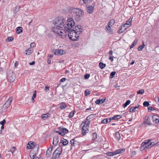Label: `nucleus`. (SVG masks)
<instances>
[{
    "instance_id": "f257e3e1",
    "label": "nucleus",
    "mask_w": 159,
    "mask_h": 159,
    "mask_svg": "<svg viewBox=\"0 0 159 159\" xmlns=\"http://www.w3.org/2000/svg\"><path fill=\"white\" fill-rule=\"evenodd\" d=\"M53 24L55 26L52 28V31L61 36V34H63L65 32V28L67 27L65 25L66 20L62 17H57L54 20Z\"/></svg>"
},
{
    "instance_id": "f03ea898",
    "label": "nucleus",
    "mask_w": 159,
    "mask_h": 159,
    "mask_svg": "<svg viewBox=\"0 0 159 159\" xmlns=\"http://www.w3.org/2000/svg\"><path fill=\"white\" fill-rule=\"evenodd\" d=\"M65 32L63 34H61V38L64 39L68 35L69 38L73 41H76L78 39L79 37V34L75 31L74 30L71 29L68 30L69 28L65 27Z\"/></svg>"
},
{
    "instance_id": "7ed1b4c3",
    "label": "nucleus",
    "mask_w": 159,
    "mask_h": 159,
    "mask_svg": "<svg viewBox=\"0 0 159 159\" xmlns=\"http://www.w3.org/2000/svg\"><path fill=\"white\" fill-rule=\"evenodd\" d=\"M72 13L75 20L77 21H79L81 20V18L84 15L83 10L77 8L73 9Z\"/></svg>"
},
{
    "instance_id": "20e7f679",
    "label": "nucleus",
    "mask_w": 159,
    "mask_h": 159,
    "mask_svg": "<svg viewBox=\"0 0 159 159\" xmlns=\"http://www.w3.org/2000/svg\"><path fill=\"white\" fill-rule=\"evenodd\" d=\"M151 141V139L145 140V141L141 144V148H143V149H145L148 148H150L158 143V142L157 141H154L149 143Z\"/></svg>"
},
{
    "instance_id": "39448f33",
    "label": "nucleus",
    "mask_w": 159,
    "mask_h": 159,
    "mask_svg": "<svg viewBox=\"0 0 159 159\" xmlns=\"http://www.w3.org/2000/svg\"><path fill=\"white\" fill-rule=\"evenodd\" d=\"M15 73L12 70H8L7 72V78L10 82H13L16 79Z\"/></svg>"
},
{
    "instance_id": "423d86ee",
    "label": "nucleus",
    "mask_w": 159,
    "mask_h": 159,
    "mask_svg": "<svg viewBox=\"0 0 159 159\" xmlns=\"http://www.w3.org/2000/svg\"><path fill=\"white\" fill-rule=\"evenodd\" d=\"M39 145L38 144L32 141L28 142L27 146V149H33V148L38 149Z\"/></svg>"
},
{
    "instance_id": "0eeeda50",
    "label": "nucleus",
    "mask_w": 159,
    "mask_h": 159,
    "mask_svg": "<svg viewBox=\"0 0 159 159\" xmlns=\"http://www.w3.org/2000/svg\"><path fill=\"white\" fill-rule=\"evenodd\" d=\"M66 24H65V25L67 26V28H69L68 30H71L70 29L72 28L75 24V21L73 19L71 18L68 19L67 21H66Z\"/></svg>"
},
{
    "instance_id": "6e6552de",
    "label": "nucleus",
    "mask_w": 159,
    "mask_h": 159,
    "mask_svg": "<svg viewBox=\"0 0 159 159\" xmlns=\"http://www.w3.org/2000/svg\"><path fill=\"white\" fill-rule=\"evenodd\" d=\"M61 153V150H55L54 152L51 159H56L58 158Z\"/></svg>"
},
{
    "instance_id": "1a4fd4ad",
    "label": "nucleus",
    "mask_w": 159,
    "mask_h": 159,
    "mask_svg": "<svg viewBox=\"0 0 159 159\" xmlns=\"http://www.w3.org/2000/svg\"><path fill=\"white\" fill-rule=\"evenodd\" d=\"M95 5H93L92 6L90 5H87L86 6V9L87 12L89 14L93 13L94 12Z\"/></svg>"
},
{
    "instance_id": "9d476101",
    "label": "nucleus",
    "mask_w": 159,
    "mask_h": 159,
    "mask_svg": "<svg viewBox=\"0 0 159 159\" xmlns=\"http://www.w3.org/2000/svg\"><path fill=\"white\" fill-rule=\"evenodd\" d=\"M13 100L12 97H10L8 100H7L5 103L4 104L3 106L5 108H8L10 106L11 102Z\"/></svg>"
},
{
    "instance_id": "9b49d317",
    "label": "nucleus",
    "mask_w": 159,
    "mask_h": 159,
    "mask_svg": "<svg viewBox=\"0 0 159 159\" xmlns=\"http://www.w3.org/2000/svg\"><path fill=\"white\" fill-rule=\"evenodd\" d=\"M75 29L74 30L75 31H76L77 33L79 34H80L83 31V29L80 25L75 26Z\"/></svg>"
},
{
    "instance_id": "f8f14e48",
    "label": "nucleus",
    "mask_w": 159,
    "mask_h": 159,
    "mask_svg": "<svg viewBox=\"0 0 159 159\" xmlns=\"http://www.w3.org/2000/svg\"><path fill=\"white\" fill-rule=\"evenodd\" d=\"M111 27L110 26L107 25L105 29L106 31L109 34L112 33V29L111 28Z\"/></svg>"
},
{
    "instance_id": "ddd939ff",
    "label": "nucleus",
    "mask_w": 159,
    "mask_h": 159,
    "mask_svg": "<svg viewBox=\"0 0 159 159\" xmlns=\"http://www.w3.org/2000/svg\"><path fill=\"white\" fill-rule=\"evenodd\" d=\"M128 28H129L126 25H124V24H123L120 27V33L125 31Z\"/></svg>"
},
{
    "instance_id": "4468645a",
    "label": "nucleus",
    "mask_w": 159,
    "mask_h": 159,
    "mask_svg": "<svg viewBox=\"0 0 159 159\" xmlns=\"http://www.w3.org/2000/svg\"><path fill=\"white\" fill-rule=\"evenodd\" d=\"M159 117L158 116L156 115H154L152 117V120L153 122L155 123H157L159 122Z\"/></svg>"
},
{
    "instance_id": "2eb2a0df",
    "label": "nucleus",
    "mask_w": 159,
    "mask_h": 159,
    "mask_svg": "<svg viewBox=\"0 0 159 159\" xmlns=\"http://www.w3.org/2000/svg\"><path fill=\"white\" fill-rule=\"evenodd\" d=\"M128 131L127 129H125L121 131V134L122 136L125 137L127 136L128 134Z\"/></svg>"
},
{
    "instance_id": "dca6fc26",
    "label": "nucleus",
    "mask_w": 159,
    "mask_h": 159,
    "mask_svg": "<svg viewBox=\"0 0 159 159\" xmlns=\"http://www.w3.org/2000/svg\"><path fill=\"white\" fill-rule=\"evenodd\" d=\"M139 107V105H138L135 107H131L129 109V112L132 113L135 112L137 111L136 109L138 108Z\"/></svg>"
},
{
    "instance_id": "f3484780",
    "label": "nucleus",
    "mask_w": 159,
    "mask_h": 159,
    "mask_svg": "<svg viewBox=\"0 0 159 159\" xmlns=\"http://www.w3.org/2000/svg\"><path fill=\"white\" fill-rule=\"evenodd\" d=\"M106 99L105 98L104 99H98L97 100L95 101V103L96 104H102L105 101Z\"/></svg>"
},
{
    "instance_id": "a211bd4d",
    "label": "nucleus",
    "mask_w": 159,
    "mask_h": 159,
    "mask_svg": "<svg viewBox=\"0 0 159 159\" xmlns=\"http://www.w3.org/2000/svg\"><path fill=\"white\" fill-rule=\"evenodd\" d=\"M132 19L129 18L127 21L126 23L124 24V25H126L128 27H130L131 25V22Z\"/></svg>"
},
{
    "instance_id": "6ab92c4d",
    "label": "nucleus",
    "mask_w": 159,
    "mask_h": 159,
    "mask_svg": "<svg viewBox=\"0 0 159 159\" xmlns=\"http://www.w3.org/2000/svg\"><path fill=\"white\" fill-rule=\"evenodd\" d=\"M60 130H61L62 131V132H63V133L65 135V134L67 133L68 132V130L66 128H61V127H60L59 128Z\"/></svg>"
},
{
    "instance_id": "aec40b11",
    "label": "nucleus",
    "mask_w": 159,
    "mask_h": 159,
    "mask_svg": "<svg viewBox=\"0 0 159 159\" xmlns=\"http://www.w3.org/2000/svg\"><path fill=\"white\" fill-rule=\"evenodd\" d=\"M115 23V20L113 19H111L107 25H108L110 26L111 27Z\"/></svg>"
},
{
    "instance_id": "412c9836",
    "label": "nucleus",
    "mask_w": 159,
    "mask_h": 159,
    "mask_svg": "<svg viewBox=\"0 0 159 159\" xmlns=\"http://www.w3.org/2000/svg\"><path fill=\"white\" fill-rule=\"evenodd\" d=\"M138 41V39H135L134 40L133 43L131 45L130 47V49L133 48L137 44Z\"/></svg>"
},
{
    "instance_id": "4be33fe9",
    "label": "nucleus",
    "mask_w": 159,
    "mask_h": 159,
    "mask_svg": "<svg viewBox=\"0 0 159 159\" xmlns=\"http://www.w3.org/2000/svg\"><path fill=\"white\" fill-rule=\"evenodd\" d=\"M58 142V139L57 137H54L53 139V144L54 145H56Z\"/></svg>"
},
{
    "instance_id": "5701e85b",
    "label": "nucleus",
    "mask_w": 159,
    "mask_h": 159,
    "mask_svg": "<svg viewBox=\"0 0 159 159\" xmlns=\"http://www.w3.org/2000/svg\"><path fill=\"white\" fill-rule=\"evenodd\" d=\"M25 54L26 55H30L32 52V50L30 48H29L25 51Z\"/></svg>"
},
{
    "instance_id": "b1692460",
    "label": "nucleus",
    "mask_w": 159,
    "mask_h": 159,
    "mask_svg": "<svg viewBox=\"0 0 159 159\" xmlns=\"http://www.w3.org/2000/svg\"><path fill=\"white\" fill-rule=\"evenodd\" d=\"M22 28L21 27H18L16 28V33L18 34L20 33L22 31Z\"/></svg>"
},
{
    "instance_id": "393cba45",
    "label": "nucleus",
    "mask_w": 159,
    "mask_h": 159,
    "mask_svg": "<svg viewBox=\"0 0 159 159\" xmlns=\"http://www.w3.org/2000/svg\"><path fill=\"white\" fill-rule=\"evenodd\" d=\"M95 116V114H91L90 115L87 117L86 119L87 120H88L90 119L94 118Z\"/></svg>"
},
{
    "instance_id": "a878e982",
    "label": "nucleus",
    "mask_w": 159,
    "mask_h": 159,
    "mask_svg": "<svg viewBox=\"0 0 159 159\" xmlns=\"http://www.w3.org/2000/svg\"><path fill=\"white\" fill-rule=\"evenodd\" d=\"M119 152H117V153L115 152H108L107 153V154L108 156H112L115 155L117 154H118Z\"/></svg>"
},
{
    "instance_id": "bb28decb",
    "label": "nucleus",
    "mask_w": 159,
    "mask_h": 159,
    "mask_svg": "<svg viewBox=\"0 0 159 159\" xmlns=\"http://www.w3.org/2000/svg\"><path fill=\"white\" fill-rule=\"evenodd\" d=\"M49 115L48 113H46L42 115H41V118L43 120H45L48 117Z\"/></svg>"
},
{
    "instance_id": "cd10ccee",
    "label": "nucleus",
    "mask_w": 159,
    "mask_h": 159,
    "mask_svg": "<svg viewBox=\"0 0 159 159\" xmlns=\"http://www.w3.org/2000/svg\"><path fill=\"white\" fill-rule=\"evenodd\" d=\"M145 45L144 44V43L143 42L142 45L139 46L138 48V50L139 51H141L142 50V49L144 48Z\"/></svg>"
},
{
    "instance_id": "c85d7f7f",
    "label": "nucleus",
    "mask_w": 159,
    "mask_h": 159,
    "mask_svg": "<svg viewBox=\"0 0 159 159\" xmlns=\"http://www.w3.org/2000/svg\"><path fill=\"white\" fill-rule=\"evenodd\" d=\"M66 107V104L64 102H62L59 108L61 109H64Z\"/></svg>"
},
{
    "instance_id": "c756f323",
    "label": "nucleus",
    "mask_w": 159,
    "mask_h": 159,
    "mask_svg": "<svg viewBox=\"0 0 159 159\" xmlns=\"http://www.w3.org/2000/svg\"><path fill=\"white\" fill-rule=\"evenodd\" d=\"M130 103V100H127L125 103H124L123 105V107L124 108H125L128 105H129Z\"/></svg>"
},
{
    "instance_id": "7c9ffc66",
    "label": "nucleus",
    "mask_w": 159,
    "mask_h": 159,
    "mask_svg": "<svg viewBox=\"0 0 159 159\" xmlns=\"http://www.w3.org/2000/svg\"><path fill=\"white\" fill-rule=\"evenodd\" d=\"M115 136L116 140L118 141L119 140V131L116 133Z\"/></svg>"
},
{
    "instance_id": "2f4dec72",
    "label": "nucleus",
    "mask_w": 159,
    "mask_h": 159,
    "mask_svg": "<svg viewBox=\"0 0 159 159\" xmlns=\"http://www.w3.org/2000/svg\"><path fill=\"white\" fill-rule=\"evenodd\" d=\"M99 66L100 68L102 69L106 66V64L103 63L102 62H100L99 63Z\"/></svg>"
},
{
    "instance_id": "473e14b6",
    "label": "nucleus",
    "mask_w": 159,
    "mask_h": 159,
    "mask_svg": "<svg viewBox=\"0 0 159 159\" xmlns=\"http://www.w3.org/2000/svg\"><path fill=\"white\" fill-rule=\"evenodd\" d=\"M75 112V110H74L73 111L71 112L70 113V114L68 116V117L69 118H71L72 117H73L74 115Z\"/></svg>"
},
{
    "instance_id": "72a5a7b5",
    "label": "nucleus",
    "mask_w": 159,
    "mask_h": 159,
    "mask_svg": "<svg viewBox=\"0 0 159 159\" xmlns=\"http://www.w3.org/2000/svg\"><path fill=\"white\" fill-rule=\"evenodd\" d=\"M66 52L65 50L62 49H59V54L60 55H62L65 54Z\"/></svg>"
},
{
    "instance_id": "f704fd0d",
    "label": "nucleus",
    "mask_w": 159,
    "mask_h": 159,
    "mask_svg": "<svg viewBox=\"0 0 159 159\" xmlns=\"http://www.w3.org/2000/svg\"><path fill=\"white\" fill-rule=\"evenodd\" d=\"M61 142H62V144L64 145H66L68 143V141L66 139H63V140H62Z\"/></svg>"
},
{
    "instance_id": "c9c22d12",
    "label": "nucleus",
    "mask_w": 159,
    "mask_h": 159,
    "mask_svg": "<svg viewBox=\"0 0 159 159\" xmlns=\"http://www.w3.org/2000/svg\"><path fill=\"white\" fill-rule=\"evenodd\" d=\"M52 150H47L46 155L47 157H49L51 154V151Z\"/></svg>"
},
{
    "instance_id": "e433bc0d",
    "label": "nucleus",
    "mask_w": 159,
    "mask_h": 159,
    "mask_svg": "<svg viewBox=\"0 0 159 159\" xmlns=\"http://www.w3.org/2000/svg\"><path fill=\"white\" fill-rule=\"evenodd\" d=\"M90 93V91L89 90H86L84 91V95L85 96H87Z\"/></svg>"
},
{
    "instance_id": "4c0bfd02",
    "label": "nucleus",
    "mask_w": 159,
    "mask_h": 159,
    "mask_svg": "<svg viewBox=\"0 0 159 159\" xmlns=\"http://www.w3.org/2000/svg\"><path fill=\"white\" fill-rule=\"evenodd\" d=\"M34 152L35 151H34V150H30V157L31 156H33V155H35V156H36V153H34Z\"/></svg>"
},
{
    "instance_id": "58836bf2",
    "label": "nucleus",
    "mask_w": 159,
    "mask_h": 159,
    "mask_svg": "<svg viewBox=\"0 0 159 159\" xmlns=\"http://www.w3.org/2000/svg\"><path fill=\"white\" fill-rule=\"evenodd\" d=\"M76 142L75 140V139H73L70 140V144L72 146H74L75 142Z\"/></svg>"
},
{
    "instance_id": "ea45409f",
    "label": "nucleus",
    "mask_w": 159,
    "mask_h": 159,
    "mask_svg": "<svg viewBox=\"0 0 159 159\" xmlns=\"http://www.w3.org/2000/svg\"><path fill=\"white\" fill-rule=\"evenodd\" d=\"M52 52L55 55H58L59 54V49H53Z\"/></svg>"
},
{
    "instance_id": "a19ab883",
    "label": "nucleus",
    "mask_w": 159,
    "mask_h": 159,
    "mask_svg": "<svg viewBox=\"0 0 159 159\" xmlns=\"http://www.w3.org/2000/svg\"><path fill=\"white\" fill-rule=\"evenodd\" d=\"M93 140H95L97 138V134L96 133L94 132L93 133Z\"/></svg>"
},
{
    "instance_id": "79ce46f5",
    "label": "nucleus",
    "mask_w": 159,
    "mask_h": 159,
    "mask_svg": "<svg viewBox=\"0 0 159 159\" xmlns=\"http://www.w3.org/2000/svg\"><path fill=\"white\" fill-rule=\"evenodd\" d=\"M89 128L88 126L84 125L83 126L82 129L83 130L84 129L86 130V131H89Z\"/></svg>"
},
{
    "instance_id": "37998d69",
    "label": "nucleus",
    "mask_w": 159,
    "mask_h": 159,
    "mask_svg": "<svg viewBox=\"0 0 159 159\" xmlns=\"http://www.w3.org/2000/svg\"><path fill=\"white\" fill-rule=\"evenodd\" d=\"M116 73V72L115 71H112V72L111 74H110V78H113L114 76L115 75V74Z\"/></svg>"
},
{
    "instance_id": "c03bdc74",
    "label": "nucleus",
    "mask_w": 159,
    "mask_h": 159,
    "mask_svg": "<svg viewBox=\"0 0 159 159\" xmlns=\"http://www.w3.org/2000/svg\"><path fill=\"white\" fill-rule=\"evenodd\" d=\"M13 40V38L12 37H10L6 39V41L7 42H11Z\"/></svg>"
},
{
    "instance_id": "a18cd8bd",
    "label": "nucleus",
    "mask_w": 159,
    "mask_h": 159,
    "mask_svg": "<svg viewBox=\"0 0 159 159\" xmlns=\"http://www.w3.org/2000/svg\"><path fill=\"white\" fill-rule=\"evenodd\" d=\"M155 101L156 103L158 104L159 105V98L157 97H155Z\"/></svg>"
},
{
    "instance_id": "49530a36",
    "label": "nucleus",
    "mask_w": 159,
    "mask_h": 159,
    "mask_svg": "<svg viewBox=\"0 0 159 159\" xmlns=\"http://www.w3.org/2000/svg\"><path fill=\"white\" fill-rule=\"evenodd\" d=\"M84 123L85 125L88 126L89 127L90 124V121L88 120L85 121Z\"/></svg>"
},
{
    "instance_id": "de8ad7c7",
    "label": "nucleus",
    "mask_w": 159,
    "mask_h": 159,
    "mask_svg": "<svg viewBox=\"0 0 159 159\" xmlns=\"http://www.w3.org/2000/svg\"><path fill=\"white\" fill-rule=\"evenodd\" d=\"M144 90L142 89L137 91V93L138 94H143L144 93Z\"/></svg>"
},
{
    "instance_id": "09e8293b",
    "label": "nucleus",
    "mask_w": 159,
    "mask_h": 159,
    "mask_svg": "<svg viewBox=\"0 0 159 159\" xmlns=\"http://www.w3.org/2000/svg\"><path fill=\"white\" fill-rule=\"evenodd\" d=\"M102 124H106L108 123L107 118H105L102 121Z\"/></svg>"
},
{
    "instance_id": "8fccbe9b",
    "label": "nucleus",
    "mask_w": 159,
    "mask_h": 159,
    "mask_svg": "<svg viewBox=\"0 0 159 159\" xmlns=\"http://www.w3.org/2000/svg\"><path fill=\"white\" fill-rule=\"evenodd\" d=\"M119 116V115H115L112 117H111V119L112 120H116V119H118L119 118H118V117Z\"/></svg>"
},
{
    "instance_id": "3c124183",
    "label": "nucleus",
    "mask_w": 159,
    "mask_h": 159,
    "mask_svg": "<svg viewBox=\"0 0 159 159\" xmlns=\"http://www.w3.org/2000/svg\"><path fill=\"white\" fill-rule=\"evenodd\" d=\"M56 132L58 133L59 135H61L62 136L64 135L63 133V132H62V131L61 130H60L58 131H57Z\"/></svg>"
},
{
    "instance_id": "603ef678",
    "label": "nucleus",
    "mask_w": 159,
    "mask_h": 159,
    "mask_svg": "<svg viewBox=\"0 0 159 159\" xmlns=\"http://www.w3.org/2000/svg\"><path fill=\"white\" fill-rule=\"evenodd\" d=\"M88 131H86V130H83V129L82 130V133L83 135H85L88 132Z\"/></svg>"
},
{
    "instance_id": "864d4df0",
    "label": "nucleus",
    "mask_w": 159,
    "mask_h": 159,
    "mask_svg": "<svg viewBox=\"0 0 159 159\" xmlns=\"http://www.w3.org/2000/svg\"><path fill=\"white\" fill-rule=\"evenodd\" d=\"M149 105L148 102L145 101L143 103V105L145 107H147Z\"/></svg>"
},
{
    "instance_id": "5fc2aeb1",
    "label": "nucleus",
    "mask_w": 159,
    "mask_h": 159,
    "mask_svg": "<svg viewBox=\"0 0 159 159\" xmlns=\"http://www.w3.org/2000/svg\"><path fill=\"white\" fill-rule=\"evenodd\" d=\"M148 116H146L145 117L144 120L143 121V124L146 123L148 120Z\"/></svg>"
},
{
    "instance_id": "6e6d98bb",
    "label": "nucleus",
    "mask_w": 159,
    "mask_h": 159,
    "mask_svg": "<svg viewBox=\"0 0 159 159\" xmlns=\"http://www.w3.org/2000/svg\"><path fill=\"white\" fill-rule=\"evenodd\" d=\"M90 76L89 74H87L84 75V77L85 79H87Z\"/></svg>"
},
{
    "instance_id": "4d7b16f0",
    "label": "nucleus",
    "mask_w": 159,
    "mask_h": 159,
    "mask_svg": "<svg viewBox=\"0 0 159 159\" xmlns=\"http://www.w3.org/2000/svg\"><path fill=\"white\" fill-rule=\"evenodd\" d=\"M36 97V90H34L33 92V96L32 97L33 98H35Z\"/></svg>"
},
{
    "instance_id": "13d9d810",
    "label": "nucleus",
    "mask_w": 159,
    "mask_h": 159,
    "mask_svg": "<svg viewBox=\"0 0 159 159\" xmlns=\"http://www.w3.org/2000/svg\"><path fill=\"white\" fill-rule=\"evenodd\" d=\"M49 86H48V85H46L45 87V88L44 89V90L46 92L48 91L49 90Z\"/></svg>"
},
{
    "instance_id": "bf43d9fd",
    "label": "nucleus",
    "mask_w": 159,
    "mask_h": 159,
    "mask_svg": "<svg viewBox=\"0 0 159 159\" xmlns=\"http://www.w3.org/2000/svg\"><path fill=\"white\" fill-rule=\"evenodd\" d=\"M136 154V152L134 151H133L132 152L131 154V156L132 157L134 156Z\"/></svg>"
},
{
    "instance_id": "052dcab7",
    "label": "nucleus",
    "mask_w": 159,
    "mask_h": 159,
    "mask_svg": "<svg viewBox=\"0 0 159 159\" xmlns=\"http://www.w3.org/2000/svg\"><path fill=\"white\" fill-rule=\"evenodd\" d=\"M35 46V43L34 42L31 43H30V47L32 48H34Z\"/></svg>"
},
{
    "instance_id": "680f3d73",
    "label": "nucleus",
    "mask_w": 159,
    "mask_h": 159,
    "mask_svg": "<svg viewBox=\"0 0 159 159\" xmlns=\"http://www.w3.org/2000/svg\"><path fill=\"white\" fill-rule=\"evenodd\" d=\"M6 123V120L5 119H4L2 121L0 122V124L1 125H4V124Z\"/></svg>"
},
{
    "instance_id": "e2e57ef3",
    "label": "nucleus",
    "mask_w": 159,
    "mask_h": 159,
    "mask_svg": "<svg viewBox=\"0 0 159 159\" xmlns=\"http://www.w3.org/2000/svg\"><path fill=\"white\" fill-rule=\"evenodd\" d=\"M148 110H151V111H153L154 110V109L152 107H150L148 108Z\"/></svg>"
},
{
    "instance_id": "0e129e2a",
    "label": "nucleus",
    "mask_w": 159,
    "mask_h": 159,
    "mask_svg": "<svg viewBox=\"0 0 159 159\" xmlns=\"http://www.w3.org/2000/svg\"><path fill=\"white\" fill-rule=\"evenodd\" d=\"M33 157L32 159H39V157H36L35 156V155H33Z\"/></svg>"
},
{
    "instance_id": "69168bd1",
    "label": "nucleus",
    "mask_w": 159,
    "mask_h": 159,
    "mask_svg": "<svg viewBox=\"0 0 159 159\" xmlns=\"http://www.w3.org/2000/svg\"><path fill=\"white\" fill-rule=\"evenodd\" d=\"M79 3L80 5H83L84 4L83 0H80Z\"/></svg>"
},
{
    "instance_id": "338daca9",
    "label": "nucleus",
    "mask_w": 159,
    "mask_h": 159,
    "mask_svg": "<svg viewBox=\"0 0 159 159\" xmlns=\"http://www.w3.org/2000/svg\"><path fill=\"white\" fill-rule=\"evenodd\" d=\"M66 80V79L65 78H63L60 80V81L61 82H65Z\"/></svg>"
},
{
    "instance_id": "774afa93",
    "label": "nucleus",
    "mask_w": 159,
    "mask_h": 159,
    "mask_svg": "<svg viewBox=\"0 0 159 159\" xmlns=\"http://www.w3.org/2000/svg\"><path fill=\"white\" fill-rule=\"evenodd\" d=\"M109 59L111 61H112L113 60V57H112L111 56H110L109 57Z\"/></svg>"
}]
</instances>
